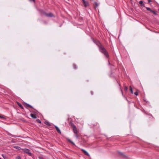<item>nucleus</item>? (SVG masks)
I'll return each mask as SVG.
<instances>
[{"instance_id": "nucleus-1", "label": "nucleus", "mask_w": 159, "mask_h": 159, "mask_svg": "<svg viewBox=\"0 0 159 159\" xmlns=\"http://www.w3.org/2000/svg\"><path fill=\"white\" fill-rule=\"evenodd\" d=\"M95 43L98 47L99 51L102 53L106 57L108 58L109 57L108 53L101 43L98 41H96Z\"/></svg>"}, {"instance_id": "nucleus-2", "label": "nucleus", "mask_w": 159, "mask_h": 159, "mask_svg": "<svg viewBox=\"0 0 159 159\" xmlns=\"http://www.w3.org/2000/svg\"><path fill=\"white\" fill-rule=\"evenodd\" d=\"M70 125L72 127L73 129V131L75 135V136L76 137H78V136L77 135V133H78V131L77 129V128L76 127V126L74 125L73 123L71 122H70Z\"/></svg>"}, {"instance_id": "nucleus-3", "label": "nucleus", "mask_w": 159, "mask_h": 159, "mask_svg": "<svg viewBox=\"0 0 159 159\" xmlns=\"http://www.w3.org/2000/svg\"><path fill=\"white\" fill-rule=\"evenodd\" d=\"M41 12L48 17H54L55 16L51 12L47 13L43 10H42Z\"/></svg>"}, {"instance_id": "nucleus-4", "label": "nucleus", "mask_w": 159, "mask_h": 159, "mask_svg": "<svg viewBox=\"0 0 159 159\" xmlns=\"http://www.w3.org/2000/svg\"><path fill=\"white\" fill-rule=\"evenodd\" d=\"M22 150L24 152L28 154L30 156H32V154L31 152H30V151L29 149L27 148H24L22 149Z\"/></svg>"}, {"instance_id": "nucleus-5", "label": "nucleus", "mask_w": 159, "mask_h": 159, "mask_svg": "<svg viewBox=\"0 0 159 159\" xmlns=\"http://www.w3.org/2000/svg\"><path fill=\"white\" fill-rule=\"evenodd\" d=\"M82 2L85 7H87L89 6V4L88 2L86 1L85 0H82Z\"/></svg>"}, {"instance_id": "nucleus-6", "label": "nucleus", "mask_w": 159, "mask_h": 159, "mask_svg": "<svg viewBox=\"0 0 159 159\" xmlns=\"http://www.w3.org/2000/svg\"><path fill=\"white\" fill-rule=\"evenodd\" d=\"M23 105L25 106V107L26 108H27L28 107H30L31 108L33 109V108L32 106L30 105V104H27L26 103H25V102L23 103Z\"/></svg>"}, {"instance_id": "nucleus-7", "label": "nucleus", "mask_w": 159, "mask_h": 159, "mask_svg": "<svg viewBox=\"0 0 159 159\" xmlns=\"http://www.w3.org/2000/svg\"><path fill=\"white\" fill-rule=\"evenodd\" d=\"M81 150L84 153L85 155L89 157L90 156V155L89 154V153L84 149H81Z\"/></svg>"}, {"instance_id": "nucleus-8", "label": "nucleus", "mask_w": 159, "mask_h": 159, "mask_svg": "<svg viewBox=\"0 0 159 159\" xmlns=\"http://www.w3.org/2000/svg\"><path fill=\"white\" fill-rule=\"evenodd\" d=\"M55 127L58 133L59 134H61V132L59 128L56 126L55 125Z\"/></svg>"}, {"instance_id": "nucleus-9", "label": "nucleus", "mask_w": 159, "mask_h": 159, "mask_svg": "<svg viewBox=\"0 0 159 159\" xmlns=\"http://www.w3.org/2000/svg\"><path fill=\"white\" fill-rule=\"evenodd\" d=\"M17 105L19 106V107L20 108H21L22 109H24L23 107L22 106V105L20 103H19V102H17Z\"/></svg>"}, {"instance_id": "nucleus-10", "label": "nucleus", "mask_w": 159, "mask_h": 159, "mask_svg": "<svg viewBox=\"0 0 159 159\" xmlns=\"http://www.w3.org/2000/svg\"><path fill=\"white\" fill-rule=\"evenodd\" d=\"M98 5L97 2H95L94 3V7L95 9H96L98 7Z\"/></svg>"}, {"instance_id": "nucleus-11", "label": "nucleus", "mask_w": 159, "mask_h": 159, "mask_svg": "<svg viewBox=\"0 0 159 159\" xmlns=\"http://www.w3.org/2000/svg\"><path fill=\"white\" fill-rule=\"evenodd\" d=\"M30 116L34 119H36L37 117L36 115L34 114L31 113L30 115Z\"/></svg>"}, {"instance_id": "nucleus-12", "label": "nucleus", "mask_w": 159, "mask_h": 159, "mask_svg": "<svg viewBox=\"0 0 159 159\" xmlns=\"http://www.w3.org/2000/svg\"><path fill=\"white\" fill-rule=\"evenodd\" d=\"M150 12L152 13L153 14H154L155 15H157V11H156L152 10L150 11Z\"/></svg>"}, {"instance_id": "nucleus-13", "label": "nucleus", "mask_w": 159, "mask_h": 159, "mask_svg": "<svg viewBox=\"0 0 159 159\" xmlns=\"http://www.w3.org/2000/svg\"><path fill=\"white\" fill-rule=\"evenodd\" d=\"M44 124L48 125L50 126V123L48 121H45L44 122Z\"/></svg>"}, {"instance_id": "nucleus-14", "label": "nucleus", "mask_w": 159, "mask_h": 159, "mask_svg": "<svg viewBox=\"0 0 159 159\" xmlns=\"http://www.w3.org/2000/svg\"><path fill=\"white\" fill-rule=\"evenodd\" d=\"M67 140L69 142H70V143L73 144V145H75V143L70 139H67Z\"/></svg>"}, {"instance_id": "nucleus-15", "label": "nucleus", "mask_w": 159, "mask_h": 159, "mask_svg": "<svg viewBox=\"0 0 159 159\" xmlns=\"http://www.w3.org/2000/svg\"><path fill=\"white\" fill-rule=\"evenodd\" d=\"M129 90H130V92H131V93L132 94H133V89H132V87L131 86H130L129 87Z\"/></svg>"}, {"instance_id": "nucleus-16", "label": "nucleus", "mask_w": 159, "mask_h": 159, "mask_svg": "<svg viewBox=\"0 0 159 159\" xmlns=\"http://www.w3.org/2000/svg\"><path fill=\"white\" fill-rule=\"evenodd\" d=\"M139 4L141 5V6H142L144 5V4L143 3V1H140L139 2Z\"/></svg>"}, {"instance_id": "nucleus-17", "label": "nucleus", "mask_w": 159, "mask_h": 159, "mask_svg": "<svg viewBox=\"0 0 159 159\" xmlns=\"http://www.w3.org/2000/svg\"><path fill=\"white\" fill-rule=\"evenodd\" d=\"M73 67L75 69H76L77 68V66L75 64H73Z\"/></svg>"}, {"instance_id": "nucleus-18", "label": "nucleus", "mask_w": 159, "mask_h": 159, "mask_svg": "<svg viewBox=\"0 0 159 159\" xmlns=\"http://www.w3.org/2000/svg\"><path fill=\"white\" fill-rule=\"evenodd\" d=\"M14 148L19 150H20L21 149V148L19 146H15Z\"/></svg>"}, {"instance_id": "nucleus-19", "label": "nucleus", "mask_w": 159, "mask_h": 159, "mask_svg": "<svg viewBox=\"0 0 159 159\" xmlns=\"http://www.w3.org/2000/svg\"><path fill=\"white\" fill-rule=\"evenodd\" d=\"M134 95H135L136 96H138L139 94V92L138 91H137L136 92H135L134 93Z\"/></svg>"}, {"instance_id": "nucleus-20", "label": "nucleus", "mask_w": 159, "mask_h": 159, "mask_svg": "<svg viewBox=\"0 0 159 159\" xmlns=\"http://www.w3.org/2000/svg\"><path fill=\"white\" fill-rule=\"evenodd\" d=\"M36 121L39 123H41V122L39 119H37V120H36Z\"/></svg>"}, {"instance_id": "nucleus-21", "label": "nucleus", "mask_w": 159, "mask_h": 159, "mask_svg": "<svg viewBox=\"0 0 159 159\" xmlns=\"http://www.w3.org/2000/svg\"><path fill=\"white\" fill-rule=\"evenodd\" d=\"M128 89V88L126 86H125L124 87V90L125 91H127Z\"/></svg>"}, {"instance_id": "nucleus-22", "label": "nucleus", "mask_w": 159, "mask_h": 159, "mask_svg": "<svg viewBox=\"0 0 159 159\" xmlns=\"http://www.w3.org/2000/svg\"><path fill=\"white\" fill-rule=\"evenodd\" d=\"M146 9L147 10L150 11L152 10L149 7H146Z\"/></svg>"}, {"instance_id": "nucleus-23", "label": "nucleus", "mask_w": 159, "mask_h": 159, "mask_svg": "<svg viewBox=\"0 0 159 159\" xmlns=\"http://www.w3.org/2000/svg\"><path fill=\"white\" fill-rule=\"evenodd\" d=\"M16 159H21L20 157V156H17L16 157Z\"/></svg>"}, {"instance_id": "nucleus-24", "label": "nucleus", "mask_w": 159, "mask_h": 159, "mask_svg": "<svg viewBox=\"0 0 159 159\" xmlns=\"http://www.w3.org/2000/svg\"><path fill=\"white\" fill-rule=\"evenodd\" d=\"M2 155L3 157L4 158V159H5L6 158L4 154H2Z\"/></svg>"}, {"instance_id": "nucleus-25", "label": "nucleus", "mask_w": 159, "mask_h": 159, "mask_svg": "<svg viewBox=\"0 0 159 159\" xmlns=\"http://www.w3.org/2000/svg\"><path fill=\"white\" fill-rule=\"evenodd\" d=\"M0 118L2 119H5L4 117L0 115Z\"/></svg>"}, {"instance_id": "nucleus-26", "label": "nucleus", "mask_w": 159, "mask_h": 159, "mask_svg": "<svg viewBox=\"0 0 159 159\" xmlns=\"http://www.w3.org/2000/svg\"><path fill=\"white\" fill-rule=\"evenodd\" d=\"M30 1H33V2H35V0H29Z\"/></svg>"}, {"instance_id": "nucleus-27", "label": "nucleus", "mask_w": 159, "mask_h": 159, "mask_svg": "<svg viewBox=\"0 0 159 159\" xmlns=\"http://www.w3.org/2000/svg\"><path fill=\"white\" fill-rule=\"evenodd\" d=\"M91 95H93V91H91Z\"/></svg>"}, {"instance_id": "nucleus-28", "label": "nucleus", "mask_w": 159, "mask_h": 159, "mask_svg": "<svg viewBox=\"0 0 159 159\" xmlns=\"http://www.w3.org/2000/svg\"><path fill=\"white\" fill-rule=\"evenodd\" d=\"M120 90H121V93H122V95L123 96V91L122 90V89H120Z\"/></svg>"}, {"instance_id": "nucleus-29", "label": "nucleus", "mask_w": 159, "mask_h": 159, "mask_svg": "<svg viewBox=\"0 0 159 159\" xmlns=\"http://www.w3.org/2000/svg\"><path fill=\"white\" fill-rule=\"evenodd\" d=\"M108 64L109 65H110V61H109V60H108Z\"/></svg>"}, {"instance_id": "nucleus-30", "label": "nucleus", "mask_w": 159, "mask_h": 159, "mask_svg": "<svg viewBox=\"0 0 159 159\" xmlns=\"http://www.w3.org/2000/svg\"><path fill=\"white\" fill-rule=\"evenodd\" d=\"M148 1L149 2H151V0H148Z\"/></svg>"}, {"instance_id": "nucleus-31", "label": "nucleus", "mask_w": 159, "mask_h": 159, "mask_svg": "<svg viewBox=\"0 0 159 159\" xmlns=\"http://www.w3.org/2000/svg\"><path fill=\"white\" fill-rule=\"evenodd\" d=\"M39 159H43L42 157H39Z\"/></svg>"}, {"instance_id": "nucleus-32", "label": "nucleus", "mask_w": 159, "mask_h": 159, "mask_svg": "<svg viewBox=\"0 0 159 159\" xmlns=\"http://www.w3.org/2000/svg\"><path fill=\"white\" fill-rule=\"evenodd\" d=\"M120 153V155H123V153Z\"/></svg>"}, {"instance_id": "nucleus-33", "label": "nucleus", "mask_w": 159, "mask_h": 159, "mask_svg": "<svg viewBox=\"0 0 159 159\" xmlns=\"http://www.w3.org/2000/svg\"><path fill=\"white\" fill-rule=\"evenodd\" d=\"M30 112H33V111H30Z\"/></svg>"}, {"instance_id": "nucleus-34", "label": "nucleus", "mask_w": 159, "mask_h": 159, "mask_svg": "<svg viewBox=\"0 0 159 159\" xmlns=\"http://www.w3.org/2000/svg\"><path fill=\"white\" fill-rule=\"evenodd\" d=\"M0 159H2L0 157Z\"/></svg>"}, {"instance_id": "nucleus-35", "label": "nucleus", "mask_w": 159, "mask_h": 159, "mask_svg": "<svg viewBox=\"0 0 159 159\" xmlns=\"http://www.w3.org/2000/svg\"><path fill=\"white\" fill-rule=\"evenodd\" d=\"M131 1H132V0H130Z\"/></svg>"}]
</instances>
